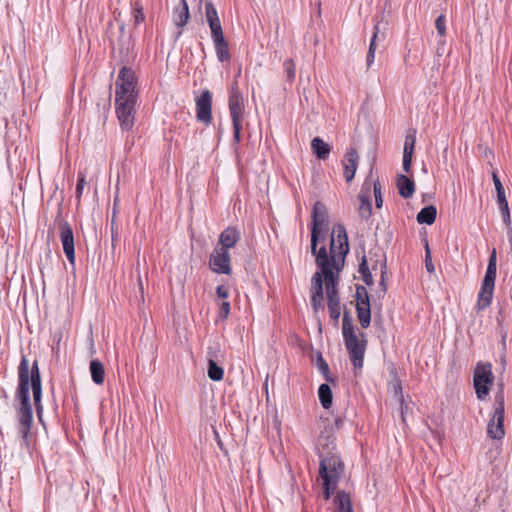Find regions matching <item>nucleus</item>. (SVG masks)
Masks as SVG:
<instances>
[{"mask_svg":"<svg viewBox=\"0 0 512 512\" xmlns=\"http://www.w3.org/2000/svg\"><path fill=\"white\" fill-rule=\"evenodd\" d=\"M349 252L348 237L343 225L337 224L333 228L330 253L328 255L326 248L323 246L313 254L316 259L317 266L321 269L324 279L336 277L344 267L345 257Z\"/></svg>","mask_w":512,"mask_h":512,"instance_id":"obj_1","label":"nucleus"},{"mask_svg":"<svg viewBox=\"0 0 512 512\" xmlns=\"http://www.w3.org/2000/svg\"><path fill=\"white\" fill-rule=\"evenodd\" d=\"M19 386L17 391V399L19 401L20 416H32V408L30 405V388L33 392L34 403L36 406L37 416H42L43 410L41 406V378L38 362L34 361L32 370H29V361L23 356L18 368Z\"/></svg>","mask_w":512,"mask_h":512,"instance_id":"obj_2","label":"nucleus"},{"mask_svg":"<svg viewBox=\"0 0 512 512\" xmlns=\"http://www.w3.org/2000/svg\"><path fill=\"white\" fill-rule=\"evenodd\" d=\"M342 333L353 366L357 369L362 368L367 340L363 332L357 331L348 312L343 314Z\"/></svg>","mask_w":512,"mask_h":512,"instance_id":"obj_3","label":"nucleus"},{"mask_svg":"<svg viewBox=\"0 0 512 512\" xmlns=\"http://www.w3.org/2000/svg\"><path fill=\"white\" fill-rule=\"evenodd\" d=\"M328 214L325 205L317 201L314 203L312 211V231H311V252L315 254L318 240L324 239L328 230Z\"/></svg>","mask_w":512,"mask_h":512,"instance_id":"obj_4","label":"nucleus"},{"mask_svg":"<svg viewBox=\"0 0 512 512\" xmlns=\"http://www.w3.org/2000/svg\"><path fill=\"white\" fill-rule=\"evenodd\" d=\"M115 100L119 99H137L136 77L134 72L122 67L116 80Z\"/></svg>","mask_w":512,"mask_h":512,"instance_id":"obj_5","label":"nucleus"},{"mask_svg":"<svg viewBox=\"0 0 512 512\" xmlns=\"http://www.w3.org/2000/svg\"><path fill=\"white\" fill-rule=\"evenodd\" d=\"M492 365L478 363L474 371V388L479 399L485 398L493 383Z\"/></svg>","mask_w":512,"mask_h":512,"instance_id":"obj_6","label":"nucleus"},{"mask_svg":"<svg viewBox=\"0 0 512 512\" xmlns=\"http://www.w3.org/2000/svg\"><path fill=\"white\" fill-rule=\"evenodd\" d=\"M328 299V310L334 324L337 325L341 315L340 299L338 297V276L324 279Z\"/></svg>","mask_w":512,"mask_h":512,"instance_id":"obj_7","label":"nucleus"},{"mask_svg":"<svg viewBox=\"0 0 512 512\" xmlns=\"http://www.w3.org/2000/svg\"><path fill=\"white\" fill-rule=\"evenodd\" d=\"M356 311L362 328H368L371 323V309L368 292L363 286L356 288Z\"/></svg>","mask_w":512,"mask_h":512,"instance_id":"obj_8","label":"nucleus"},{"mask_svg":"<svg viewBox=\"0 0 512 512\" xmlns=\"http://www.w3.org/2000/svg\"><path fill=\"white\" fill-rule=\"evenodd\" d=\"M137 99L116 100V112L122 129L130 130L134 125L135 104Z\"/></svg>","mask_w":512,"mask_h":512,"instance_id":"obj_9","label":"nucleus"},{"mask_svg":"<svg viewBox=\"0 0 512 512\" xmlns=\"http://www.w3.org/2000/svg\"><path fill=\"white\" fill-rule=\"evenodd\" d=\"M209 265L214 272L229 275L231 273L229 251L225 248H215L210 255Z\"/></svg>","mask_w":512,"mask_h":512,"instance_id":"obj_10","label":"nucleus"},{"mask_svg":"<svg viewBox=\"0 0 512 512\" xmlns=\"http://www.w3.org/2000/svg\"><path fill=\"white\" fill-rule=\"evenodd\" d=\"M495 279L496 275H494V273L486 271L478 294V301L476 305L478 311L484 310L490 305L493 298Z\"/></svg>","mask_w":512,"mask_h":512,"instance_id":"obj_11","label":"nucleus"},{"mask_svg":"<svg viewBox=\"0 0 512 512\" xmlns=\"http://www.w3.org/2000/svg\"><path fill=\"white\" fill-rule=\"evenodd\" d=\"M229 111L232 124L241 123L244 114V100L236 84L232 86L229 96Z\"/></svg>","mask_w":512,"mask_h":512,"instance_id":"obj_12","label":"nucleus"},{"mask_svg":"<svg viewBox=\"0 0 512 512\" xmlns=\"http://www.w3.org/2000/svg\"><path fill=\"white\" fill-rule=\"evenodd\" d=\"M212 96L209 90H204L201 96L196 100L197 119L205 124H209L212 119L211 114Z\"/></svg>","mask_w":512,"mask_h":512,"instance_id":"obj_13","label":"nucleus"},{"mask_svg":"<svg viewBox=\"0 0 512 512\" xmlns=\"http://www.w3.org/2000/svg\"><path fill=\"white\" fill-rule=\"evenodd\" d=\"M343 467L339 458L332 456L323 458L320 462L319 473L321 478L333 479L337 481L338 475L342 472Z\"/></svg>","mask_w":512,"mask_h":512,"instance_id":"obj_14","label":"nucleus"},{"mask_svg":"<svg viewBox=\"0 0 512 512\" xmlns=\"http://www.w3.org/2000/svg\"><path fill=\"white\" fill-rule=\"evenodd\" d=\"M60 240L66 257L71 263H74L75 248L73 231L67 222H64L60 225Z\"/></svg>","mask_w":512,"mask_h":512,"instance_id":"obj_15","label":"nucleus"},{"mask_svg":"<svg viewBox=\"0 0 512 512\" xmlns=\"http://www.w3.org/2000/svg\"><path fill=\"white\" fill-rule=\"evenodd\" d=\"M416 142V130L409 129L407 131L404 148H403V170L409 172L411 170L412 158L414 154V147Z\"/></svg>","mask_w":512,"mask_h":512,"instance_id":"obj_16","label":"nucleus"},{"mask_svg":"<svg viewBox=\"0 0 512 512\" xmlns=\"http://www.w3.org/2000/svg\"><path fill=\"white\" fill-rule=\"evenodd\" d=\"M359 156L354 148H350L345 153L343 159L344 177L347 182H350L356 173L358 167Z\"/></svg>","mask_w":512,"mask_h":512,"instance_id":"obj_17","label":"nucleus"},{"mask_svg":"<svg viewBox=\"0 0 512 512\" xmlns=\"http://www.w3.org/2000/svg\"><path fill=\"white\" fill-rule=\"evenodd\" d=\"M241 233L235 227L226 228L219 236V244L220 248H225V250H229L234 247L235 244L240 240Z\"/></svg>","mask_w":512,"mask_h":512,"instance_id":"obj_18","label":"nucleus"},{"mask_svg":"<svg viewBox=\"0 0 512 512\" xmlns=\"http://www.w3.org/2000/svg\"><path fill=\"white\" fill-rule=\"evenodd\" d=\"M211 37L215 45L218 60L221 62L228 61L230 59V53L228 50V44L223 36V31L216 34H211Z\"/></svg>","mask_w":512,"mask_h":512,"instance_id":"obj_19","label":"nucleus"},{"mask_svg":"<svg viewBox=\"0 0 512 512\" xmlns=\"http://www.w3.org/2000/svg\"><path fill=\"white\" fill-rule=\"evenodd\" d=\"M205 15L211 30V34H216L223 31L217 11L211 2H207L205 4Z\"/></svg>","mask_w":512,"mask_h":512,"instance_id":"obj_20","label":"nucleus"},{"mask_svg":"<svg viewBox=\"0 0 512 512\" xmlns=\"http://www.w3.org/2000/svg\"><path fill=\"white\" fill-rule=\"evenodd\" d=\"M384 39H385V31L381 30V27H380L379 24L375 25L374 33H373V36H372V39H371V42H370V45H369V50H368L367 58H366V63H367V67L368 68L374 62L375 51H376V43L377 42H382V41H384Z\"/></svg>","mask_w":512,"mask_h":512,"instance_id":"obj_21","label":"nucleus"},{"mask_svg":"<svg viewBox=\"0 0 512 512\" xmlns=\"http://www.w3.org/2000/svg\"><path fill=\"white\" fill-rule=\"evenodd\" d=\"M487 433L492 439L501 440L505 435L504 418H491L488 423Z\"/></svg>","mask_w":512,"mask_h":512,"instance_id":"obj_22","label":"nucleus"},{"mask_svg":"<svg viewBox=\"0 0 512 512\" xmlns=\"http://www.w3.org/2000/svg\"><path fill=\"white\" fill-rule=\"evenodd\" d=\"M397 187L399 194L406 199L412 197L415 191L414 182L405 175L398 176Z\"/></svg>","mask_w":512,"mask_h":512,"instance_id":"obj_23","label":"nucleus"},{"mask_svg":"<svg viewBox=\"0 0 512 512\" xmlns=\"http://www.w3.org/2000/svg\"><path fill=\"white\" fill-rule=\"evenodd\" d=\"M189 19V9L186 0H181L180 5L175 8L173 20L176 26L183 27Z\"/></svg>","mask_w":512,"mask_h":512,"instance_id":"obj_24","label":"nucleus"},{"mask_svg":"<svg viewBox=\"0 0 512 512\" xmlns=\"http://www.w3.org/2000/svg\"><path fill=\"white\" fill-rule=\"evenodd\" d=\"M336 512H353L351 497L345 491H338L334 499Z\"/></svg>","mask_w":512,"mask_h":512,"instance_id":"obj_25","label":"nucleus"},{"mask_svg":"<svg viewBox=\"0 0 512 512\" xmlns=\"http://www.w3.org/2000/svg\"><path fill=\"white\" fill-rule=\"evenodd\" d=\"M311 148L313 153L322 160H325L330 153V146L325 143L320 137H315L311 141Z\"/></svg>","mask_w":512,"mask_h":512,"instance_id":"obj_26","label":"nucleus"},{"mask_svg":"<svg viewBox=\"0 0 512 512\" xmlns=\"http://www.w3.org/2000/svg\"><path fill=\"white\" fill-rule=\"evenodd\" d=\"M437 215V210L434 206L429 205L424 207L418 214H417V222L419 224H427L432 225L435 222Z\"/></svg>","mask_w":512,"mask_h":512,"instance_id":"obj_27","label":"nucleus"},{"mask_svg":"<svg viewBox=\"0 0 512 512\" xmlns=\"http://www.w3.org/2000/svg\"><path fill=\"white\" fill-rule=\"evenodd\" d=\"M90 373L92 380L96 384H102L104 382L105 370L103 364L98 360H92L90 362Z\"/></svg>","mask_w":512,"mask_h":512,"instance_id":"obj_28","label":"nucleus"},{"mask_svg":"<svg viewBox=\"0 0 512 512\" xmlns=\"http://www.w3.org/2000/svg\"><path fill=\"white\" fill-rule=\"evenodd\" d=\"M360 205L358 207V214L363 220H368L372 214L371 202L368 195H359Z\"/></svg>","mask_w":512,"mask_h":512,"instance_id":"obj_29","label":"nucleus"},{"mask_svg":"<svg viewBox=\"0 0 512 512\" xmlns=\"http://www.w3.org/2000/svg\"><path fill=\"white\" fill-rule=\"evenodd\" d=\"M212 354V352H210ZM208 376L213 381H220L223 378L224 371L223 369L216 364V361L213 359L212 355L208 358Z\"/></svg>","mask_w":512,"mask_h":512,"instance_id":"obj_30","label":"nucleus"},{"mask_svg":"<svg viewBox=\"0 0 512 512\" xmlns=\"http://www.w3.org/2000/svg\"><path fill=\"white\" fill-rule=\"evenodd\" d=\"M320 402L324 408H329L332 404V392L328 384H321L318 390Z\"/></svg>","mask_w":512,"mask_h":512,"instance_id":"obj_31","label":"nucleus"},{"mask_svg":"<svg viewBox=\"0 0 512 512\" xmlns=\"http://www.w3.org/2000/svg\"><path fill=\"white\" fill-rule=\"evenodd\" d=\"M497 202H498V206L501 211V214H502L503 221L507 226L508 234H511L512 227H511V218H510V210H509L508 202H507L506 198L499 199V200H497Z\"/></svg>","mask_w":512,"mask_h":512,"instance_id":"obj_32","label":"nucleus"},{"mask_svg":"<svg viewBox=\"0 0 512 512\" xmlns=\"http://www.w3.org/2000/svg\"><path fill=\"white\" fill-rule=\"evenodd\" d=\"M32 421H33V418H19V421H18V426H17L18 432L21 435V437L23 438V440L26 442L27 445H29L28 435H29L30 429L32 427Z\"/></svg>","mask_w":512,"mask_h":512,"instance_id":"obj_33","label":"nucleus"},{"mask_svg":"<svg viewBox=\"0 0 512 512\" xmlns=\"http://www.w3.org/2000/svg\"><path fill=\"white\" fill-rule=\"evenodd\" d=\"M322 277H324L322 271L316 272L313 275L312 280H311L312 291H313L312 296L324 297Z\"/></svg>","mask_w":512,"mask_h":512,"instance_id":"obj_34","label":"nucleus"},{"mask_svg":"<svg viewBox=\"0 0 512 512\" xmlns=\"http://www.w3.org/2000/svg\"><path fill=\"white\" fill-rule=\"evenodd\" d=\"M284 68H285L287 80L293 81L295 78V75H296L295 63H294L293 59H287L284 62Z\"/></svg>","mask_w":512,"mask_h":512,"instance_id":"obj_35","label":"nucleus"},{"mask_svg":"<svg viewBox=\"0 0 512 512\" xmlns=\"http://www.w3.org/2000/svg\"><path fill=\"white\" fill-rule=\"evenodd\" d=\"M316 366L319 369V371L325 376L326 380H330L328 376L329 366L320 353L316 357Z\"/></svg>","mask_w":512,"mask_h":512,"instance_id":"obj_36","label":"nucleus"},{"mask_svg":"<svg viewBox=\"0 0 512 512\" xmlns=\"http://www.w3.org/2000/svg\"><path fill=\"white\" fill-rule=\"evenodd\" d=\"M323 479V485H324V498L328 500L333 492V490L336 487L337 481H334L333 479Z\"/></svg>","mask_w":512,"mask_h":512,"instance_id":"obj_37","label":"nucleus"},{"mask_svg":"<svg viewBox=\"0 0 512 512\" xmlns=\"http://www.w3.org/2000/svg\"><path fill=\"white\" fill-rule=\"evenodd\" d=\"M393 389H394L395 395L399 396V401L401 402V414L404 415L407 413H412V410L409 409L408 405L403 406V399H402V395H401V392H402L401 385L398 382H395L393 384Z\"/></svg>","mask_w":512,"mask_h":512,"instance_id":"obj_38","label":"nucleus"},{"mask_svg":"<svg viewBox=\"0 0 512 512\" xmlns=\"http://www.w3.org/2000/svg\"><path fill=\"white\" fill-rule=\"evenodd\" d=\"M435 27L440 37L446 35V18L444 15H440L435 20Z\"/></svg>","mask_w":512,"mask_h":512,"instance_id":"obj_39","label":"nucleus"},{"mask_svg":"<svg viewBox=\"0 0 512 512\" xmlns=\"http://www.w3.org/2000/svg\"><path fill=\"white\" fill-rule=\"evenodd\" d=\"M374 197H375V205L377 208H381L383 205V198L381 193V185L379 182H375L373 185Z\"/></svg>","mask_w":512,"mask_h":512,"instance_id":"obj_40","label":"nucleus"},{"mask_svg":"<svg viewBox=\"0 0 512 512\" xmlns=\"http://www.w3.org/2000/svg\"><path fill=\"white\" fill-rule=\"evenodd\" d=\"M492 177L497 192V200L506 198L503 185L498 176L496 175V173H493Z\"/></svg>","mask_w":512,"mask_h":512,"instance_id":"obj_41","label":"nucleus"},{"mask_svg":"<svg viewBox=\"0 0 512 512\" xmlns=\"http://www.w3.org/2000/svg\"><path fill=\"white\" fill-rule=\"evenodd\" d=\"M486 271L492 272V273H494V275L497 274V258H496V250L495 249L492 250V253L489 257V262H488Z\"/></svg>","mask_w":512,"mask_h":512,"instance_id":"obj_42","label":"nucleus"},{"mask_svg":"<svg viewBox=\"0 0 512 512\" xmlns=\"http://www.w3.org/2000/svg\"><path fill=\"white\" fill-rule=\"evenodd\" d=\"M324 297H317V296H312L311 297V303H312V307H313V310L315 313H318L320 310H324Z\"/></svg>","mask_w":512,"mask_h":512,"instance_id":"obj_43","label":"nucleus"},{"mask_svg":"<svg viewBox=\"0 0 512 512\" xmlns=\"http://www.w3.org/2000/svg\"><path fill=\"white\" fill-rule=\"evenodd\" d=\"M425 267L429 273H433L435 271V267L432 263L431 252H430L428 244H426V251H425Z\"/></svg>","mask_w":512,"mask_h":512,"instance_id":"obj_44","label":"nucleus"},{"mask_svg":"<svg viewBox=\"0 0 512 512\" xmlns=\"http://www.w3.org/2000/svg\"><path fill=\"white\" fill-rule=\"evenodd\" d=\"M86 180L85 175L83 173H79V178L76 186V197L80 199L84 186H85Z\"/></svg>","mask_w":512,"mask_h":512,"instance_id":"obj_45","label":"nucleus"},{"mask_svg":"<svg viewBox=\"0 0 512 512\" xmlns=\"http://www.w3.org/2000/svg\"><path fill=\"white\" fill-rule=\"evenodd\" d=\"M496 407L493 416H503L504 414V401L502 396H498L495 399Z\"/></svg>","mask_w":512,"mask_h":512,"instance_id":"obj_46","label":"nucleus"},{"mask_svg":"<svg viewBox=\"0 0 512 512\" xmlns=\"http://www.w3.org/2000/svg\"><path fill=\"white\" fill-rule=\"evenodd\" d=\"M134 18H135V24H139L144 21L145 16L142 10V7L137 6L134 10Z\"/></svg>","mask_w":512,"mask_h":512,"instance_id":"obj_47","label":"nucleus"},{"mask_svg":"<svg viewBox=\"0 0 512 512\" xmlns=\"http://www.w3.org/2000/svg\"><path fill=\"white\" fill-rule=\"evenodd\" d=\"M229 313H230V303L223 302L220 305V312H219L220 317L226 319L229 316Z\"/></svg>","mask_w":512,"mask_h":512,"instance_id":"obj_48","label":"nucleus"},{"mask_svg":"<svg viewBox=\"0 0 512 512\" xmlns=\"http://www.w3.org/2000/svg\"><path fill=\"white\" fill-rule=\"evenodd\" d=\"M216 293L222 299H226L229 296L228 288L223 285L217 287Z\"/></svg>","mask_w":512,"mask_h":512,"instance_id":"obj_49","label":"nucleus"},{"mask_svg":"<svg viewBox=\"0 0 512 512\" xmlns=\"http://www.w3.org/2000/svg\"><path fill=\"white\" fill-rule=\"evenodd\" d=\"M233 130H234V141L239 143L241 140V123L233 124Z\"/></svg>","mask_w":512,"mask_h":512,"instance_id":"obj_50","label":"nucleus"},{"mask_svg":"<svg viewBox=\"0 0 512 512\" xmlns=\"http://www.w3.org/2000/svg\"><path fill=\"white\" fill-rule=\"evenodd\" d=\"M359 272L361 273V275H364V274L370 272L369 267H368V263H367V260H366L365 256L362 258V261L360 263Z\"/></svg>","mask_w":512,"mask_h":512,"instance_id":"obj_51","label":"nucleus"},{"mask_svg":"<svg viewBox=\"0 0 512 512\" xmlns=\"http://www.w3.org/2000/svg\"><path fill=\"white\" fill-rule=\"evenodd\" d=\"M50 260H51V251H50V250H48V251L46 252V255H45V261H44V262H43V261H41L40 266H39L40 271H41V273H42V274H43V272H44V269H45V268H47L48 262H49Z\"/></svg>","mask_w":512,"mask_h":512,"instance_id":"obj_52","label":"nucleus"},{"mask_svg":"<svg viewBox=\"0 0 512 512\" xmlns=\"http://www.w3.org/2000/svg\"><path fill=\"white\" fill-rule=\"evenodd\" d=\"M385 272L382 271L381 273V281H380V290H379V297H383L386 293V285H385V279H384Z\"/></svg>","mask_w":512,"mask_h":512,"instance_id":"obj_53","label":"nucleus"},{"mask_svg":"<svg viewBox=\"0 0 512 512\" xmlns=\"http://www.w3.org/2000/svg\"><path fill=\"white\" fill-rule=\"evenodd\" d=\"M220 351V346L218 344H215L214 346L210 347L209 348V352H208V358H210V352H212V357L214 360H216L218 357H217V353Z\"/></svg>","mask_w":512,"mask_h":512,"instance_id":"obj_54","label":"nucleus"},{"mask_svg":"<svg viewBox=\"0 0 512 512\" xmlns=\"http://www.w3.org/2000/svg\"><path fill=\"white\" fill-rule=\"evenodd\" d=\"M362 278H363V281L367 284V285H371L373 283V278H372V274L371 272L369 273H366L364 275H362Z\"/></svg>","mask_w":512,"mask_h":512,"instance_id":"obj_55","label":"nucleus"},{"mask_svg":"<svg viewBox=\"0 0 512 512\" xmlns=\"http://www.w3.org/2000/svg\"><path fill=\"white\" fill-rule=\"evenodd\" d=\"M214 434H215V437H216V440H217V443H218L219 447L222 448V442H221V440L219 438V434L217 433L216 430H214Z\"/></svg>","mask_w":512,"mask_h":512,"instance_id":"obj_56","label":"nucleus"},{"mask_svg":"<svg viewBox=\"0 0 512 512\" xmlns=\"http://www.w3.org/2000/svg\"><path fill=\"white\" fill-rule=\"evenodd\" d=\"M118 200H119V199H118V191H117V192H116V194H115V196H114V205H116V204H117Z\"/></svg>","mask_w":512,"mask_h":512,"instance_id":"obj_57","label":"nucleus"},{"mask_svg":"<svg viewBox=\"0 0 512 512\" xmlns=\"http://www.w3.org/2000/svg\"><path fill=\"white\" fill-rule=\"evenodd\" d=\"M139 287H140V291L143 293V283H142L141 278H139Z\"/></svg>","mask_w":512,"mask_h":512,"instance_id":"obj_58","label":"nucleus"},{"mask_svg":"<svg viewBox=\"0 0 512 512\" xmlns=\"http://www.w3.org/2000/svg\"><path fill=\"white\" fill-rule=\"evenodd\" d=\"M39 422L45 427L44 419L42 417H39Z\"/></svg>","mask_w":512,"mask_h":512,"instance_id":"obj_59","label":"nucleus"}]
</instances>
